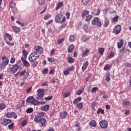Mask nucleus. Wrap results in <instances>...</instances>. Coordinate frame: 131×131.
<instances>
[{
  "mask_svg": "<svg viewBox=\"0 0 131 131\" xmlns=\"http://www.w3.org/2000/svg\"><path fill=\"white\" fill-rule=\"evenodd\" d=\"M49 18H51V15L50 14L46 15L44 17V20H48V19H49Z\"/></svg>",
  "mask_w": 131,
  "mask_h": 131,
  "instance_id": "49530a36",
  "label": "nucleus"
},
{
  "mask_svg": "<svg viewBox=\"0 0 131 131\" xmlns=\"http://www.w3.org/2000/svg\"><path fill=\"white\" fill-rule=\"evenodd\" d=\"M37 64H38V61H36L35 62H34L32 64L33 67H34V68H35V67H36V66H37Z\"/></svg>",
  "mask_w": 131,
  "mask_h": 131,
  "instance_id": "864d4df0",
  "label": "nucleus"
},
{
  "mask_svg": "<svg viewBox=\"0 0 131 131\" xmlns=\"http://www.w3.org/2000/svg\"><path fill=\"white\" fill-rule=\"evenodd\" d=\"M8 128L9 129H11V128H14V123H12L11 124H9L8 125Z\"/></svg>",
  "mask_w": 131,
  "mask_h": 131,
  "instance_id": "6e6d98bb",
  "label": "nucleus"
},
{
  "mask_svg": "<svg viewBox=\"0 0 131 131\" xmlns=\"http://www.w3.org/2000/svg\"><path fill=\"white\" fill-rule=\"evenodd\" d=\"M53 99V96H48V97H46L45 98V100H46V101H50V100H52Z\"/></svg>",
  "mask_w": 131,
  "mask_h": 131,
  "instance_id": "4d7b16f0",
  "label": "nucleus"
},
{
  "mask_svg": "<svg viewBox=\"0 0 131 131\" xmlns=\"http://www.w3.org/2000/svg\"><path fill=\"white\" fill-rule=\"evenodd\" d=\"M75 40V36L74 35H71L70 37V41H71L72 42L74 41Z\"/></svg>",
  "mask_w": 131,
  "mask_h": 131,
  "instance_id": "f704fd0d",
  "label": "nucleus"
},
{
  "mask_svg": "<svg viewBox=\"0 0 131 131\" xmlns=\"http://www.w3.org/2000/svg\"><path fill=\"white\" fill-rule=\"evenodd\" d=\"M110 68H111L109 64H107L104 67V70H105V71L107 70H110Z\"/></svg>",
  "mask_w": 131,
  "mask_h": 131,
  "instance_id": "a19ab883",
  "label": "nucleus"
},
{
  "mask_svg": "<svg viewBox=\"0 0 131 131\" xmlns=\"http://www.w3.org/2000/svg\"><path fill=\"white\" fill-rule=\"evenodd\" d=\"M34 50V51L29 57V60L30 62H34V61L37 60L39 58V56L41 55V53H42V48L40 46H35Z\"/></svg>",
  "mask_w": 131,
  "mask_h": 131,
  "instance_id": "f257e3e1",
  "label": "nucleus"
},
{
  "mask_svg": "<svg viewBox=\"0 0 131 131\" xmlns=\"http://www.w3.org/2000/svg\"><path fill=\"white\" fill-rule=\"evenodd\" d=\"M26 59L21 57V60L24 64V66H25V67H29V62H28V61H26Z\"/></svg>",
  "mask_w": 131,
  "mask_h": 131,
  "instance_id": "9b49d317",
  "label": "nucleus"
},
{
  "mask_svg": "<svg viewBox=\"0 0 131 131\" xmlns=\"http://www.w3.org/2000/svg\"><path fill=\"white\" fill-rule=\"evenodd\" d=\"M50 109V105H46L43 106L42 110L43 111H48Z\"/></svg>",
  "mask_w": 131,
  "mask_h": 131,
  "instance_id": "b1692460",
  "label": "nucleus"
},
{
  "mask_svg": "<svg viewBox=\"0 0 131 131\" xmlns=\"http://www.w3.org/2000/svg\"><path fill=\"white\" fill-rule=\"evenodd\" d=\"M28 76H29V73L26 72V73L25 74V75L24 76V78L26 79V78H27V77H28Z\"/></svg>",
  "mask_w": 131,
  "mask_h": 131,
  "instance_id": "774afa93",
  "label": "nucleus"
},
{
  "mask_svg": "<svg viewBox=\"0 0 131 131\" xmlns=\"http://www.w3.org/2000/svg\"><path fill=\"white\" fill-rule=\"evenodd\" d=\"M92 25L95 26H97V27H102V22L100 21V18L99 17H95L92 21Z\"/></svg>",
  "mask_w": 131,
  "mask_h": 131,
  "instance_id": "7ed1b4c3",
  "label": "nucleus"
},
{
  "mask_svg": "<svg viewBox=\"0 0 131 131\" xmlns=\"http://www.w3.org/2000/svg\"><path fill=\"white\" fill-rule=\"evenodd\" d=\"M12 117H13V118L16 119V118H17V114H16L15 113H12Z\"/></svg>",
  "mask_w": 131,
  "mask_h": 131,
  "instance_id": "69168bd1",
  "label": "nucleus"
},
{
  "mask_svg": "<svg viewBox=\"0 0 131 131\" xmlns=\"http://www.w3.org/2000/svg\"><path fill=\"white\" fill-rule=\"evenodd\" d=\"M38 3L40 5H42L45 3V0H38Z\"/></svg>",
  "mask_w": 131,
  "mask_h": 131,
  "instance_id": "338daca9",
  "label": "nucleus"
},
{
  "mask_svg": "<svg viewBox=\"0 0 131 131\" xmlns=\"http://www.w3.org/2000/svg\"><path fill=\"white\" fill-rule=\"evenodd\" d=\"M82 2L84 5H88V3H90V0H82Z\"/></svg>",
  "mask_w": 131,
  "mask_h": 131,
  "instance_id": "3c124183",
  "label": "nucleus"
},
{
  "mask_svg": "<svg viewBox=\"0 0 131 131\" xmlns=\"http://www.w3.org/2000/svg\"><path fill=\"white\" fill-rule=\"evenodd\" d=\"M64 38H61V39H59L57 41L58 45H61V43L63 42V41H64Z\"/></svg>",
  "mask_w": 131,
  "mask_h": 131,
  "instance_id": "c03bdc74",
  "label": "nucleus"
},
{
  "mask_svg": "<svg viewBox=\"0 0 131 131\" xmlns=\"http://www.w3.org/2000/svg\"><path fill=\"white\" fill-rule=\"evenodd\" d=\"M7 45H8V46H14V43H12L11 42H10V41H7L6 42Z\"/></svg>",
  "mask_w": 131,
  "mask_h": 131,
  "instance_id": "13d9d810",
  "label": "nucleus"
},
{
  "mask_svg": "<svg viewBox=\"0 0 131 131\" xmlns=\"http://www.w3.org/2000/svg\"><path fill=\"white\" fill-rule=\"evenodd\" d=\"M90 12L88 10H84L82 13V18H84L86 15H89Z\"/></svg>",
  "mask_w": 131,
  "mask_h": 131,
  "instance_id": "4be33fe9",
  "label": "nucleus"
},
{
  "mask_svg": "<svg viewBox=\"0 0 131 131\" xmlns=\"http://www.w3.org/2000/svg\"><path fill=\"white\" fill-rule=\"evenodd\" d=\"M62 6H63V2H59L57 3L56 10H59V9H60Z\"/></svg>",
  "mask_w": 131,
  "mask_h": 131,
  "instance_id": "a878e982",
  "label": "nucleus"
},
{
  "mask_svg": "<svg viewBox=\"0 0 131 131\" xmlns=\"http://www.w3.org/2000/svg\"><path fill=\"white\" fill-rule=\"evenodd\" d=\"M37 96L39 98H43L45 94H43V90L39 89L37 90Z\"/></svg>",
  "mask_w": 131,
  "mask_h": 131,
  "instance_id": "1a4fd4ad",
  "label": "nucleus"
},
{
  "mask_svg": "<svg viewBox=\"0 0 131 131\" xmlns=\"http://www.w3.org/2000/svg\"><path fill=\"white\" fill-rule=\"evenodd\" d=\"M97 13H95L94 11L92 12V14L93 15H95V16H98V15L100 14V13H101V9L100 8H98L97 9Z\"/></svg>",
  "mask_w": 131,
  "mask_h": 131,
  "instance_id": "bb28decb",
  "label": "nucleus"
},
{
  "mask_svg": "<svg viewBox=\"0 0 131 131\" xmlns=\"http://www.w3.org/2000/svg\"><path fill=\"white\" fill-rule=\"evenodd\" d=\"M113 57H114V54L113 53H111L108 55L109 59H111V58H113Z\"/></svg>",
  "mask_w": 131,
  "mask_h": 131,
  "instance_id": "680f3d73",
  "label": "nucleus"
},
{
  "mask_svg": "<svg viewBox=\"0 0 131 131\" xmlns=\"http://www.w3.org/2000/svg\"><path fill=\"white\" fill-rule=\"evenodd\" d=\"M47 122V120L45 118H42L40 120V122L41 123L40 126L41 127L45 126V124H46V122Z\"/></svg>",
  "mask_w": 131,
  "mask_h": 131,
  "instance_id": "dca6fc26",
  "label": "nucleus"
},
{
  "mask_svg": "<svg viewBox=\"0 0 131 131\" xmlns=\"http://www.w3.org/2000/svg\"><path fill=\"white\" fill-rule=\"evenodd\" d=\"M83 106V105L82 104V103H81V102H80L77 104V107H78V108H82Z\"/></svg>",
  "mask_w": 131,
  "mask_h": 131,
  "instance_id": "8fccbe9b",
  "label": "nucleus"
},
{
  "mask_svg": "<svg viewBox=\"0 0 131 131\" xmlns=\"http://www.w3.org/2000/svg\"><path fill=\"white\" fill-rule=\"evenodd\" d=\"M23 58L24 59H27V55H28V52H27L26 50H24L23 51Z\"/></svg>",
  "mask_w": 131,
  "mask_h": 131,
  "instance_id": "aec40b11",
  "label": "nucleus"
},
{
  "mask_svg": "<svg viewBox=\"0 0 131 131\" xmlns=\"http://www.w3.org/2000/svg\"><path fill=\"white\" fill-rule=\"evenodd\" d=\"M123 106H128L129 105V101H124L122 103Z\"/></svg>",
  "mask_w": 131,
  "mask_h": 131,
  "instance_id": "a18cd8bd",
  "label": "nucleus"
},
{
  "mask_svg": "<svg viewBox=\"0 0 131 131\" xmlns=\"http://www.w3.org/2000/svg\"><path fill=\"white\" fill-rule=\"evenodd\" d=\"M27 113H32L33 112V108H29L26 110Z\"/></svg>",
  "mask_w": 131,
  "mask_h": 131,
  "instance_id": "4c0bfd02",
  "label": "nucleus"
},
{
  "mask_svg": "<svg viewBox=\"0 0 131 131\" xmlns=\"http://www.w3.org/2000/svg\"><path fill=\"white\" fill-rule=\"evenodd\" d=\"M66 16H67V19H70V13L69 12H67L66 13Z\"/></svg>",
  "mask_w": 131,
  "mask_h": 131,
  "instance_id": "0e129e2a",
  "label": "nucleus"
},
{
  "mask_svg": "<svg viewBox=\"0 0 131 131\" xmlns=\"http://www.w3.org/2000/svg\"><path fill=\"white\" fill-rule=\"evenodd\" d=\"M120 31H121V26L119 25L116 26L113 31L114 33L115 34H119Z\"/></svg>",
  "mask_w": 131,
  "mask_h": 131,
  "instance_id": "0eeeda50",
  "label": "nucleus"
},
{
  "mask_svg": "<svg viewBox=\"0 0 131 131\" xmlns=\"http://www.w3.org/2000/svg\"><path fill=\"white\" fill-rule=\"evenodd\" d=\"M84 90V89L83 88V87H82L81 88V90H78L76 93V95H77L78 96H79V95H81V94H82V92H83V91Z\"/></svg>",
  "mask_w": 131,
  "mask_h": 131,
  "instance_id": "c756f323",
  "label": "nucleus"
},
{
  "mask_svg": "<svg viewBox=\"0 0 131 131\" xmlns=\"http://www.w3.org/2000/svg\"><path fill=\"white\" fill-rule=\"evenodd\" d=\"M98 90H99V89L97 87H94L92 89L91 92L93 94H95V93H96Z\"/></svg>",
  "mask_w": 131,
  "mask_h": 131,
  "instance_id": "c9c22d12",
  "label": "nucleus"
},
{
  "mask_svg": "<svg viewBox=\"0 0 131 131\" xmlns=\"http://www.w3.org/2000/svg\"><path fill=\"white\" fill-rule=\"evenodd\" d=\"M69 96H70V93H66L64 94V98H68V97H69Z\"/></svg>",
  "mask_w": 131,
  "mask_h": 131,
  "instance_id": "bf43d9fd",
  "label": "nucleus"
},
{
  "mask_svg": "<svg viewBox=\"0 0 131 131\" xmlns=\"http://www.w3.org/2000/svg\"><path fill=\"white\" fill-rule=\"evenodd\" d=\"M6 108V104L5 103L0 104V109L3 110Z\"/></svg>",
  "mask_w": 131,
  "mask_h": 131,
  "instance_id": "58836bf2",
  "label": "nucleus"
},
{
  "mask_svg": "<svg viewBox=\"0 0 131 131\" xmlns=\"http://www.w3.org/2000/svg\"><path fill=\"white\" fill-rule=\"evenodd\" d=\"M27 121L25 120L21 122V125L22 126H25V125L27 124Z\"/></svg>",
  "mask_w": 131,
  "mask_h": 131,
  "instance_id": "052dcab7",
  "label": "nucleus"
},
{
  "mask_svg": "<svg viewBox=\"0 0 131 131\" xmlns=\"http://www.w3.org/2000/svg\"><path fill=\"white\" fill-rule=\"evenodd\" d=\"M68 61L69 63H72L74 62V59H73V58L71 57H69L68 58Z\"/></svg>",
  "mask_w": 131,
  "mask_h": 131,
  "instance_id": "2f4dec72",
  "label": "nucleus"
},
{
  "mask_svg": "<svg viewBox=\"0 0 131 131\" xmlns=\"http://www.w3.org/2000/svg\"><path fill=\"white\" fill-rule=\"evenodd\" d=\"M8 64H9V59H6L5 61H3L0 66L1 69H5Z\"/></svg>",
  "mask_w": 131,
  "mask_h": 131,
  "instance_id": "6e6552de",
  "label": "nucleus"
},
{
  "mask_svg": "<svg viewBox=\"0 0 131 131\" xmlns=\"http://www.w3.org/2000/svg\"><path fill=\"white\" fill-rule=\"evenodd\" d=\"M90 125L92 126L93 127H96L97 125V122L95 120H92L90 121Z\"/></svg>",
  "mask_w": 131,
  "mask_h": 131,
  "instance_id": "6ab92c4d",
  "label": "nucleus"
},
{
  "mask_svg": "<svg viewBox=\"0 0 131 131\" xmlns=\"http://www.w3.org/2000/svg\"><path fill=\"white\" fill-rule=\"evenodd\" d=\"M70 70H71V68H69L67 70L63 72V74H64V75H68V74H69V71Z\"/></svg>",
  "mask_w": 131,
  "mask_h": 131,
  "instance_id": "72a5a7b5",
  "label": "nucleus"
},
{
  "mask_svg": "<svg viewBox=\"0 0 131 131\" xmlns=\"http://www.w3.org/2000/svg\"><path fill=\"white\" fill-rule=\"evenodd\" d=\"M15 61H16V59L14 58H12L10 60V63L13 64V63H15Z\"/></svg>",
  "mask_w": 131,
  "mask_h": 131,
  "instance_id": "e2e57ef3",
  "label": "nucleus"
},
{
  "mask_svg": "<svg viewBox=\"0 0 131 131\" xmlns=\"http://www.w3.org/2000/svg\"><path fill=\"white\" fill-rule=\"evenodd\" d=\"M12 29H13V31L15 33L20 32V28H19L16 26L13 27Z\"/></svg>",
  "mask_w": 131,
  "mask_h": 131,
  "instance_id": "412c9836",
  "label": "nucleus"
},
{
  "mask_svg": "<svg viewBox=\"0 0 131 131\" xmlns=\"http://www.w3.org/2000/svg\"><path fill=\"white\" fill-rule=\"evenodd\" d=\"M89 53H90V50L86 49L85 51L82 52V57H85L86 54H89Z\"/></svg>",
  "mask_w": 131,
  "mask_h": 131,
  "instance_id": "c85d7f7f",
  "label": "nucleus"
},
{
  "mask_svg": "<svg viewBox=\"0 0 131 131\" xmlns=\"http://www.w3.org/2000/svg\"><path fill=\"white\" fill-rule=\"evenodd\" d=\"M105 49L103 48H101L98 49V52L100 55H103L104 54V51Z\"/></svg>",
  "mask_w": 131,
  "mask_h": 131,
  "instance_id": "cd10ccee",
  "label": "nucleus"
},
{
  "mask_svg": "<svg viewBox=\"0 0 131 131\" xmlns=\"http://www.w3.org/2000/svg\"><path fill=\"white\" fill-rule=\"evenodd\" d=\"M20 68V66L18 64H14L10 68V71L13 73H16L18 71V69Z\"/></svg>",
  "mask_w": 131,
  "mask_h": 131,
  "instance_id": "423d86ee",
  "label": "nucleus"
},
{
  "mask_svg": "<svg viewBox=\"0 0 131 131\" xmlns=\"http://www.w3.org/2000/svg\"><path fill=\"white\" fill-rule=\"evenodd\" d=\"M89 66V61H86L85 62L83 63V66L82 67V71H84L86 68H88V67Z\"/></svg>",
  "mask_w": 131,
  "mask_h": 131,
  "instance_id": "4468645a",
  "label": "nucleus"
},
{
  "mask_svg": "<svg viewBox=\"0 0 131 131\" xmlns=\"http://www.w3.org/2000/svg\"><path fill=\"white\" fill-rule=\"evenodd\" d=\"M26 102L27 103H31V104L34 106L35 103H36V99L33 96H30L27 98Z\"/></svg>",
  "mask_w": 131,
  "mask_h": 131,
  "instance_id": "20e7f679",
  "label": "nucleus"
},
{
  "mask_svg": "<svg viewBox=\"0 0 131 131\" xmlns=\"http://www.w3.org/2000/svg\"><path fill=\"white\" fill-rule=\"evenodd\" d=\"M5 40H6V41H11V40H12V36H11V35H10L9 34H6L5 35Z\"/></svg>",
  "mask_w": 131,
  "mask_h": 131,
  "instance_id": "9d476101",
  "label": "nucleus"
},
{
  "mask_svg": "<svg viewBox=\"0 0 131 131\" xmlns=\"http://www.w3.org/2000/svg\"><path fill=\"white\" fill-rule=\"evenodd\" d=\"M55 22H56V23L60 24L65 23V22H66V17L65 16L63 17V14L61 13L55 15Z\"/></svg>",
  "mask_w": 131,
  "mask_h": 131,
  "instance_id": "f03ea898",
  "label": "nucleus"
},
{
  "mask_svg": "<svg viewBox=\"0 0 131 131\" xmlns=\"http://www.w3.org/2000/svg\"><path fill=\"white\" fill-rule=\"evenodd\" d=\"M18 74L20 75V76H23L25 73H26V70H24L23 71H19L18 72Z\"/></svg>",
  "mask_w": 131,
  "mask_h": 131,
  "instance_id": "393cba45",
  "label": "nucleus"
},
{
  "mask_svg": "<svg viewBox=\"0 0 131 131\" xmlns=\"http://www.w3.org/2000/svg\"><path fill=\"white\" fill-rule=\"evenodd\" d=\"M82 98H81V97H79L75 99L74 101H73V103L74 104H76L77 103H78V102H80Z\"/></svg>",
  "mask_w": 131,
  "mask_h": 131,
  "instance_id": "5701e85b",
  "label": "nucleus"
},
{
  "mask_svg": "<svg viewBox=\"0 0 131 131\" xmlns=\"http://www.w3.org/2000/svg\"><path fill=\"white\" fill-rule=\"evenodd\" d=\"M109 24H110V19L105 18L104 20V24L103 25L104 27H105V28H107V27L109 26Z\"/></svg>",
  "mask_w": 131,
  "mask_h": 131,
  "instance_id": "f8f14e48",
  "label": "nucleus"
},
{
  "mask_svg": "<svg viewBox=\"0 0 131 131\" xmlns=\"http://www.w3.org/2000/svg\"><path fill=\"white\" fill-rule=\"evenodd\" d=\"M92 18H93V16L89 15L86 17L85 21H86V22H89V21L91 20Z\"/></svg>",
  "mask_w": 131,
  "mask_h": 131,
  "instance_id": "7c9ffc66",
  "label": "nucleus"
},
{
  "mask_svg": "<svg viewBox=\"0 0 131 131\" xmlns=\"http://www.w3.org/2000/svg\"><path fill=\"white\" fill-rule=\"evenodd\" d=\"M123 42H124L123 40H120V41L118 42L117 47L118 49H121V48H122V46H123Z\"/></svg>",
  "mask_w": 131,
  "mask_h": 131,
  "instance_id": "2eb2a0df",
  "label": "nucleus"
},
{
  "mask_svg": "<svg viewBox=\"0 0 131 131\" xmlns=\"http://www.w3.org/2000/svg\"><path fill=\"white\" fill-rule=\"evenodd\" d=\"M9 5L10 6L11 8H14L16 6V3L14 2H11L10 3Z\"/></svg>",
  "mask_w": 131,
  "mask_h": 131,
  "instance_id": "e433bc0d",
  "label": "nucleus"
},
{
  "mask_svg": "<svg viewBox=\"0 0 131 131\" xmlns=\"http://www.w3.org/2000/svg\"><path fill=\"white\" fill-rule=\"evenodd\" d=\"M6 117L7 118H11V117H12V113H9L6 114Z\"/></svg>",
  "mask_w": 131,
  "mask_h": 131,
  "instance_id": "79ce46f5",
  "label": "nucleus"
},
{
  "mask_svg": "<svg viewBox=\"0 0 131 131\" xmlns=\"http://www.w3.org/2000/svg\"><path fill=\"white\" fill-rule=\"evenodd\" d=\"M41 104H43V105H44L45 104V102H42V101H36V102H35V105L34 106H38V105H40Z\"/></svg>",
  "mask_w": 131,
  "mask_h": 131,
  "instance_id": "473e14b6",
  "label": "nucleus"
},
{
  "mask_svg": "<svg viewBox=\"0 0 131 131\" xmlns=\"http://www.w3.org/2000/svg\"><path fill=\"white\" fill-rule=\"evenodd\" d=\"M82 28L84 29V30H88V28H89V26H88L87 24H84L83 25Z\"/></svg>",
  "mask_w": 131,
  "mask_h": 131,
  "instance_id": "09e8293b",
  "label": "nucleus"
},
{
  "mask_svg": "<svg viewBox=\"0 0 131 131\" xmlns=\"http://www.w3.org/2000/svg\"><path fill=\"white\" fill-rule=\"evenodd\" d=\"M106 81H110V74H106Z\"/></svg>",
  "mask_w": 131,
  "mask_h": 131,
  "instance_id": "37998d69",
  "label": "nucleus"
},
{
  "mask_svg": "<svg viewBox=\"0 0 131 131\" xmlns=\"http://www.w3.org/2000/svg\"><path fill=\"white\" fill-rule=\"evenodd\" d=\"M118 18H119V16H118L114 17L113 19L114 22H117V21H118Z\"/></svg>",
  "mask_w": 131,
  "mask_h": 131,
  "instance_id": "603ef678",
  "label": "nucleus"
},
{
  "mask_svg": "<svg viewBox=\"0 0 131 131\" xmlns=\"http://www.w3.org/2000/svg\"><path fill=\"white\" fill-rule=\"evenodd\" d=\"M99 125L101 128H107L108 127V122L106 120L100 121Z\"/></svg>",
  "mask_w": 131,
  "mask_h": 131,
  "instance_id": "39448f33",
  "label": "nucleus"
},
{
  "mask_svg": "<svg viewBox=\"0 0 131 131\" xmlns=\"http://www.w3.org/2000/svg\"><path fill=\"white\" fill-rule=\"evenodd\" d=\"M12 122V120L9 119H4L3 120V124L4 125H8L9 123Z\"/></svg>",
  "mask_w": 131,
  "mask_h": 131,
  "instance_id": "ddd939ff",
  "label": "nucleus"
},
{
  "mask_svg": "<svg viewBox=\"0 0 131 131\" xmlns=\"http://www.w3.org/2000/svg\"><path fill=\"white\" fill-rule=\"evenodd\" d=\"M60 116L61 117V118H66L67 117V112H63L62 113H60Z\"/></svg>",
  "mask_w": 131,
  "mask_h": 131,
  "instance_id": "a211bd4d",
  "label": "nucleus"
},
{
  "mask_svg": "<svg viewBox=\"0 0 131 131\" xmlns=\"http://www.w3.org/2000/svg\"><path fill=\"white\" fill-rule=\"evenodd\" d=\"M49 62H50L51 63H53V62H55V58H48Z\"/></svg>",
  "mask_w": 131,
  "mask_h": 131,
  "instance_id": "de8ad7c7",
  "label": "nucleus"
},
{
  "mask_svg": "<svg viewBox=\"0 0 131 131\" xmlns=\"http://www.w3.org/2000/svg\"><path fill=\"white\" fill-rule=\"evenodd\" d=\"M39 120H40V118H39V117H36L34 119V121H35V122H38Z\"/></svg>",
  "mask_w": 131,
  "mask_h": 131,
  "instance_id": "5fc2aeb1",
  "label": "nucleus"
},
{
  "mask_svg": "<svg viewBox=\"0 0 131 131\" xmlns=\"http://www.w3.org/2000/svg\"><path fill=\"white\" fill-rule=\"evenodd\" d=\"M74 50V45L73 44L71 45L68 49V53H72Z\"/></svg>",
  "mask_w": 131,
  "mask_h": 131,
  "instance_id": "f3484780",
  "label": "nucleus"
},
{
  "mask_svg": "<svg viewBox=\"0 0 131 131\" xmlns=\"http://www.w3.org/2000/svg\"><path fill=\"white\" fill-rule=\"evenodd\" d=\"M104 114V110H102V108H99L98 111H97V114Z\"/></svg>",
  "mask_w": 131,
  "mask_h": 131,
  "instance_id": "ea45409f",
  "label": "nucleus"
}]
</instances>
